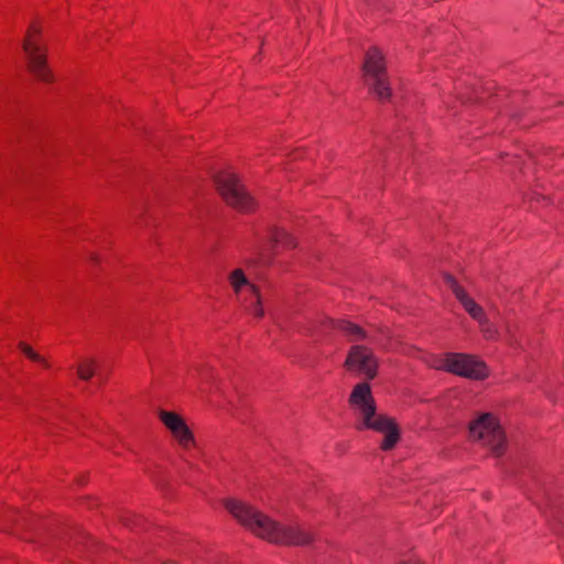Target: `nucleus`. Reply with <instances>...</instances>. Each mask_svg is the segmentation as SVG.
I'll return each instance as SVG.
<instances>
[{"label":"nucleus","instance_id":"f257e3e1","mask_svg":"<svg viewBox=\"0 0 564 564\" xmlns=\"http://www.w3.org/2000/svg\"><path fill=\"white\" fill-rule=\"evenodd\" d=\"M225 506L239 523L271 543L306 545L313 541V533L304 527L296 523L281 524L243 501L228 499Z\"/></svg>","mask_w":564,"mask_h":564},{"label":"nucleus","instance_id":"f03ea898","mask_svg":"<svg viewBox=\"0 0 564 564\" xmlns=\"http://www.w3.org/2000/svg\"><path fill=\"white\" fill-rule=\"evenodd\" d=\"M349 406L355 417L357 431H375L383 434L381 449H392L400 440V431L394 420L377 411L376 400L368 382H359L354 388L348 399Z\"/></svg>","mask_w":564,"mask_h":564},{"label":"nucleus","instance_id":"7ed1b4c3","mask_svg":"<svg viewBox=\"0 0 564 564\" xmlns=\"http://www.w3.org/2000/svg\"><path fill=\"white\" fill-rule=\"evenodd\" d=\"M364 78L370 93L379 100L390 99L391 87L387 76L384 56L377 47H371L366 53Z\"/></svg>","mask_w":564,"mask_h":564},{"label":"nucleus","instance_id":"20e7f679","mask_svg":"<svg viewBox=\"0 0 564 564\" xmlns=\"http://www.w3.org/2000/svg\"><path fill=\"white\" fill-rule=\"evenodd\" d=\"M470 437L490 447L496 456L502 455L506 437L496 417L490 413H484L470 423Z\"/></svg>","mask_w":564,"mask_h":564},{"label":"nucleus","instance_id":"39448f33","mask_svg":"<svg viewBox=\"0 0 564 564\" xmlns=\"http://www.w3.org/2000/svg\"><path fill=\"white\" fill-rule=\"evenodd\" d=\"M470 437L490 447L496 456L502 455L506 437L496 417L490 413H484L470 423Z\"/></svg>","mask_w":564,"mask_h":564},{"label":"nucleus","instance_id":"423d86ee","mask_svg":"<svg viewBox=\"0 0 564 564\" xmlns=\"http://www.w3.org/2000/svg\"><path fill=\"white\" fill-rule=\"evenodd\" d=\"M436 368L476 380L488 376L486 364L466 354L448 352L438 360Z\"/></svg>","mask_w":564,"mask_h":564},{"label":"nucleus","instance_id":"0eeeda50","mask_svg":"<svg viewBox=\"0 0 564 564\" xmlns=\"http://www.w3.org/2000/svg\"><path fill=\"white\" fill-rule=\"evenodd\" d=\"M217 185L221 196L230 206L245 213L256 208V200L235 173L225 172L218 175Z\"/></svg>","mask_w":564,"mask_h":564},{"label":"nucleus","instance_id":"6e6552de","mask_svg":"<svg viewBox=\"0 0 564 564\" xmlns=\"http://www.w3.org/2000/svg\"><path fill=\"white\" fill-rule=\"evenodd\" d=\"M228 281L237 300L245 305L246 310L254 317H262L264 311L261 305L260 293L257 286L248 280L242 269L231 271Z\"/></svg>","mask_w":564,"mask_h":564},{"label":"nucleus","instance_id":"1a4fd4ad","mask_svg":"<svg viewBox=\"0 0 564 564\" xmlns=\"http://www.w3.org/2000/svg\"><path fill=\"white\" fill-rule=\"evenodd\" d=\"M40 30L35 24L31 25L23 42V50L28 57L32 73L43 82H50L52 74L46 66L45 53L39 39Z\"/></svg>","mask_w":564,"mask_h":564},{"label":"nucleus","instance_id":"9d476101","mask_svg":"<svg viewBox=\"0 0 564 564\" xmlns=\"http://www.w3.org/2000/svg\"><path fill=\"white\" fill-rule=\"evenodd\" d=\"M345 366L349 371H356L371 380L377 376L378 360L372 350L362 345L352 346L347 355Z\"/></svg>","mask_w":564,"mask_h":564},{"label":"nucleus","instance_id":"9b49d317","mask_svg":"<svg viewBox=\"0 0 564 564\" xmlns=\"http://www.w3.org/2000/svg\"><path fill=\"white\" fill-rule=\"evenodd\" d=\"M159 417L180 447L187 451L195 446L194 434L180 414L161 410Z\"/></svg>","mask_w":564,"mask_h":564},{"label":"nucleus","instance_id":"f8f14e48","mask_svg":"<svg viewBox=\"0 0 564 564\" xmlns=\"http://www.w3.org/2000/svg\"><path fill=\"white\" fill-rule=\"evenodd\" d=\"M447 286L452 290L457 301L468 313V315L477 323H485L486 312L468 295V293L458 284V282L449 274L444 276Z\"/></svg>","mask_w":564,"mask_h":564},{"label":"nucleus","instance_id":"ddd939ff","mask_svg":"<svg viewBox=\"0 0 564 564\" xmlns=\"http://www.w3.org/2000/svg\"><path fill=\"white\" fill-rule=\"evenodd\" d=\"M330 323L335 329L343 333L349 340L358 341L366 338L365 329L357 324L345 319L330 321Z\"/></svg>","mask_w":564,"mask_h":564},{"label":"nucleus","instance_id":"4468645a","mask_svg":"<svg viewBox=\"0 0 564 564\" xmlns=\"http://www.w3.org/2000/svg\"><path fill=\"white\" fill-rule=\"evenodd\" d=\"M270 239L273 247L294 248L296 247L295 239L284 229L274 227L270 231Z\"/></svg>","mask_w":564,"mask_h":564},{"label":"nucleus","instance_id":"2eb2a0df","mask_svg":"<svg viewBox=\"0 0 564 564\" xmlns=\"http://www.w3.org/2000/svg\"><path fill=\"white\" fill-rule=\"evenodd\" d=\"M20 349L21 351L29 358L31 359L32 361L34 362H37L40 364L41 366H43L44 368H48L50 365L48 362L46 361V359L39 355L37 352H35L32 347H30L29 345L24 344V343H20Z\"/></svg>","mask_w":564,"mask_h":564},{"label":"nucleus","instance_id":"dca6fc26","mask_svg":"<svg viewBox=\"0 0 564 564\" xmlns=\"http://www.w3.org/2000/svg\"><path fill=\"white\" fill-rule=\"evenodd\" d=\"M95 373V362L93 360H84L77 368V375L83 380H89Z\"/></svg>","mask_w":564,"mask_h":564},{"label":"nucleus","instance_id":"f3484780","mask_svg":"<svg viewBox=\"0 0 564 564\" xmlns=\"http://www.w3.org/2000/svg\"><path fill=\"white\" fill-rule=\"evenodd\" d=\"M478 325L486 339H497L498 330L495 325L489 322L487 315L485 316V323H478Z\"/></svg>","mask_w":564,"mask_h":564},{"label":"nucleus","instance_id":"a211bd4d","mask_svg":"<svg viewBox=\"0 0 564 564\" xmlns=\"http://www.w3.org/2000/svg\"><path fill=\"white\" fill-rule=\"evenodd\" d=\"M404 564H422L417 558H410L406 563Z\"/></svg>","mask_w":564,"mask_h":564},{"label":"nucleus","instance_id":"6ab92c4d","mask_svg":"<svg viewBox=\"0 0 564 564\" xmlns=\"http://www.w3.org/2000/svg\"><path fill=\"white\" fill-rule=\"evenodd\" d=\"M197 376L203 380V373H200L199 370H197Z\"/></svg>","mask_w":564,"mask_h":564}]
</instances>
